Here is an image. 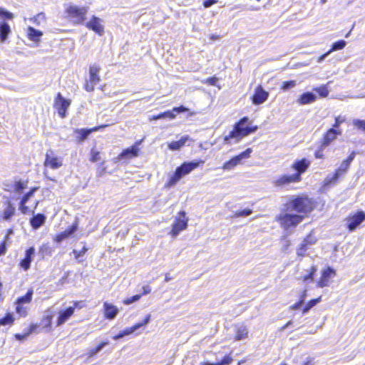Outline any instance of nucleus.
<instances>
[{
  "mask_svg": "<svg viewBox=\"0 0 365 365\" xmlns=\"http://www.w3.org/2000/svg\"><path fill=\"white\" fill-rule=\"evenodd\" d=\"M346 42L344 40H339L338 41H336L332 44L331 48L329 51V53L341 50L346 46Z\"/></svg>",
  "mask_w": 365,
  "mask_h": 365,
  "instance_id": "36",
  "label": "nucleus"
},
{
  "mask_svg": "<svg viewBox=\"0 0 365 365\" xmlns=\"http://www.w3.org/2000/svg\"><path fill=\"white\" fill-rule=\"evenodd\" d=\"M356 153L355 151H352L349 157L342 161L340 166L335 171L333 175H328L324 180V185L328 186L331 184H333L336 182V180L343 175L346 173L348 171L351 163L355 158Z\"/></svg>",
  "mask_w": 365,
  "mask_h": 365,
  "instance_id": "4",
  "label": "nucleus"
},
{
  "mask_svg": "<svg viewBox=\"0 0 365 365\" xmlns=\"http://www.w3.org/2000/svg\"><path fill=\"white\" fill-rule=\"evenodd\" d=\"M14 321V318L13 317V314L11 313H8L4 317L0 319V326L12 324Z\"/></svg>",
  "mask_w": 365,
  "mask_h": 365,
  "instance_id": "37",
  "label": "nucleus"
},
{
  "mask_svg": "<svg viewBox=\"0 0 365 365\" xmlns=\"http://www.w3.org/2000/svg\"><path fill=\"white\" fill-rule=\"evenodd\" d=\"M309 247L306 244V242H302L299 245V248L297 249V255L299 257L305 256V253L307 250L309 249Z\"/></svg>",
  "mask_w": 365,
  "mask_h": 365,
  "instance_id": "42",
  "label": "nucleus"
},
{
  "mask_svg": "<svg viewBox=\"0 0 365 365\" xmlns=\"http://www.w3.org/2000/svg\"><path fill=\"white\" fill-rule=\"evenodd\" d=\"M151 292V288L149 285H145L143 287V294L145 295Z\"/></svg>",
  "mask_w": 365,
  "mask_h": 365,
  "instance_id": "60",
  "label": "nucleus"
},
{
  "mask_svg": "<svg viewBox=\"0 0 365 365\" xmlns=\"http://www.w3.org/2000/svg\"><path fill=\"white\" fill-rule=\"evenodd\" d=\"M317 100V96L312 92H305L302 94L298 100L297 103L299 105H306L314 103Z\"/></svg>",
  "mask_w": 365,
  "mask_h": 365,
  "instance_id": "27",
  "label": "nucleus"
},
{
  "mask_svg": "<svg viewBox=\"0 0 365 365\" xmlns=\"http://www.w3.org/2000/svg\"><path fill=\"white\" fill-rule=\"evenodd\" d=\"M70 105L71 101L64 98L61 94L58 93L55 100L54 107L58 110L61 118L66 117L67 108Z\"/></svg>",
  "mask_w": 365,
  "mask_h": 365,
  "instance_id": "11",
  "label": "nucleus"
},
{
  "mask_svg": "<svg viewBox=\"0 0 365 365\" xmlns=\"http://www.w3.org/2000/svg\"><path fill=\"white\" fill-rule=\"evenodd\" d=\"M105 127H106V125H101V126L95 127V128H91V129H86V128L78 129V128H76V129L74 130V133L76 135V140L78 143L83 142V140H85L88 138V136L92 132L98 131L100 129H101L103 128H105Z\"/></svg>",
  "mask_w": 365,
  "mask_h": 365,
  "instance_id": "14",
  "label": "nucleus"
},
{
  "mask_svg": "<svg viewBox=\"0 0 365 365\" xmlns=\"http://www.w3.org/2000/svg\"><path fill=\"white\" fill-rule=\"evenodd\" d=\"M0 16L8 19H12L14 18V14L0 7Z\"/></svg>",
  "mask_w": 365,
  "mask_h": 365,
  "instance_id": "51",
  "label": "nucleus"
},
{
  "mask_svg": "<svg viewBox=\"0 0 365 365\" xmlns=\"http://www.w3.org/2000/svg\"><path fill=\"white\" fill-rule=\"evenodd\" d=\"M31 21H32L36 25L39 26L42 22L46 21L45 14L43 13H39L33 19H31Z\"/></svg>",
  "mask_w": 365,
  "mask_h": 365,
  "instance_id": "41",
  "label": "nucleus"
},
{
  "mask_svg": "<svg viewBox=\"0 0 365 365\" xmlns=\"http://www.w3.org/2000/svg\"><path fill=\"white\" fill-rule=\"evenodd\" d=\"M33 294V289H29L24 296L18 298V299L16 300V304H23L29 303L32 299Z\"/></svg>",
  "mask_w": 365,
  "mask_h": 365,
  "instance_id": "35",
  "label": "nucleus"
},
{
  "mask_svg": "<svg viewBox=\"0 0 365 365\" xmlns=\"http://www.w3.org/2000/svg\"><path fill=\"white\" fill-rule=\"evenodd\" d=\"M365 220V212L358 211L356 214L349 216L347 219V228L350 232L354 231Z\"/></svg>",
  "mask_w": 365,
  "mask_h": 365,
  "instance_id": "9",
  "label": "nucleus"
},
{
  "mask_svg": "<svg viewBox=\"0 0 365 365\" xmlns=\"http://www.w3.org/2000/svg\"><path fill=\"white\" fill-rule=\"evenodd\" d=\"M353 125L358 129L365 131V120L355 119L353 120Z\"/></svg>",
  "mask_w": 365,
  "mask_h": 365,
  "instance_id": "47",
  "label": "nucleus"
},
{
  "mask_svg": "<svg viewBox=\"0 0 365 365\" xmlns=\"http://www.w3.org/2000/svg\"><path fill=\"white\" fill-rule=\"evenodd\" d=\"M150 317H151L150 314H148L143 322H138V323L135 324V325H133V327H128L125 329H124L123 331V334L125 336L133 334L134 331H135L139 328L148 324L150 321Z\"/></svg>",
  "mask_w": 365,
  "mask_h": 365,
  "instance_id": "26",
  "label": "nucleus"
},
{
  "mask_svg": "<svg viewBox=\"0 0 365 365\" xmlns=\"http://www.w3.org/2000/svg\"><path fill=\"white\" fill-rule=\"evenodd\" d=\"M185 215L186 213L185 211H180L179 212V216L176 217L175 221L173 223L172 230L170 232L172 237L175 238L181 231L187 228L188 220L186 218Z\"/></svg>",
  "mask_w": 365,
  "mask_h": 365,
  "instance_id": "7",
  "label": "nucleus"
},
{
  "mask_svg": "<svg viewBox=\"0 0 365 365\" xmlns=\"http://www.w3.org/2000/svg\"><path fill=\"white\" fill-rule=\"evenodd\" d=\"M187 110V108L181 106L180 107H175L173 109V110H168L162 113H160L157 115H153V120H160L163 118H170L174 119L175 118V113H183Z\"/></svg>",
  "mask_w": 365,
  "mask_h": 365,
  "instance_id": "15",
  "label": "nucleus"
},
{
  "mask_svg": "<svg viewBox=\"0 0 365 365\" xmlns=\"http://www.w3.org/2000/svg\"><path fill=\"white\" fill-rule=\"evenodd\" d=\"M302 219L303 216L301 215H292L289 213L280 215L277 217V220L284 229L296 227Z\"/></svg>",
  "mask_w": 365,
  "mask_h": 365,
  "instance_id": "6",
  "label": "nucleus"
},
{
  "mask_svg": "<svg viewBox=\"0 0 365 365\" xmlns=\"http://www.w3.org/2000/svg\"><path fill=\"white\" fill-rule=\"evenodd\" d=\"M6 252V242H4L1 245H0V256L1 255H4V253Z\"/></svg>",
  "mask_w": 365,
  "mask_h": 365,
  "instance_id": "64",
  "label": "nucleus"
},
{
  "mask_svg": "<svg viewBox=\"0 0 365 365\" xmlns=\"http://www.w3.org/2000/svg\"><path fill=\"white\" fill-rule=\"evenodd\" d=\"M76 229H77L76 225H72L70 228L62 232L61 233H60L59 235H58L56 236V242H60L62 240H63L64 239L68 237L73 233H74L76 232Z\"/></svg>",
  "mask_w": 365,
  "mask_h": 365,
  "instance_id": "32",
  "label": "nucleus"
},
{
  "mask_svg": "<svg viewBox=\"0 0 365 365\" xmlns=\"http://www.w3.org/2000/svg\"><path fill=\"white\" fill-rule=\"evenodd\" d=\"M299 181V174L284 175L280 176L274 181L277 186H283L291 182H297Z\"/></svg>",
  "mask_w": 365,
  "mask_h": 365,
  "instance_id": "18",
  "label": "nucleus"
},
{
  "mask_svg": "<svg viewBox=\"0 0 365 365\" xmlns=\"http://www.w3.org/2000/svg\"><path fill=\"white\" fill-rule=\"evenodd\" d=\"M217 81H218V79L216 77H212V78H208L206 80V83L210 86H215Z\"/></svg>",
  "mask_w": 365,
  "mask_h": 365,
  "instance_id": "59",
  "label": "nucleus"
},
{
  "mask_svg": "<svg viewBox=\"0 0 365 365\" xmlns=\"http://www.w3.org/2000/svg\"><path fill=\"white\" fill-rule=\"evenodd\" d=\"M100 68L97 66H92L89 69L90 81L94 84H98L100 82V77L98 73Z\"/></svg>",
  "mask_w": 365,
  "mask_h": 365,
  "instance_id": "30",
  "label": "nucleus"
},
{
  "mask_svg": "<svg viewBox=\"0 0 365 365\" xmlns=\"http://www.w3.org/2000/svg\"><path fill=\"white\" fill-rule=\"evenodd\" d=\"M336 271L331 267H327L322 272V276L317 283V286L320 288L328 287L331 279L336 276Z\"/></svg>",
  "mask_w": 365,
  "mask_h": 365,
  "instance_id": "10",
  "label": "nucleus"
},
{
  "mask_svg": "<svg viewBox=\"0 0 365 365\" xmlns=\"http://www.w3.org/2000/svg\"><path fill=\"white\" fill-rule=\"evenodd\" d=\"M140 142L136 143L134 145L130 148L125 149L117 158L118 160L122 159H129L138 156L139 148L138 145Z\"/></svg>",
  "mask_w": 365,
  "mask_h": 365,
  "instance_id": "16",
  "label": "nucleus"
},
{
  "mask_svg": "<svg viewBox=\"0 0 365 365\" xmlns=\"http://www.w3.org/2000/svg\"><path fill=\"white\" fill-rule=\"evenodd\" d=\"M124 336H125V335L123 334V331H121L117 335L114 336L113 339L114 340H118Z\"/></svg>",
  "mask_w": 365,
  "mask_h": 365,
  "instance_id": "63",
  "label": "nucleus"
},
{
  "mask_svg": "<svg viewBox=\"0 0 365 365\" xmlns=\"http://www.w3.org/2000/svg\"><path fill=\"white\" fill-rule=\"evenodd\" d=\"M35 249L33 247H29L26 251V255L24 259H22L20 262L21 267L24 270H28L30 267L31 262L32 261V257L34 255Z\"/></svg>",
  "mask_w": 365,
  "mask_h": 365,
  "instance_id": "21",
  "label": "nucleus"
},
{
  "mask_svg": "<svg viewBox=\"0 0 365 365\" xmlns=\"http://www.w3.org/2000/svg\"><path fill=\"white\" fill-rule=\"evenodd\" d=\"M91 157L90 160L91 162L96 163L101 160L100 153L98 151H96V150L92 149L91 151Z\"/></svg>",
  "mask_w": 365,
  "mask_h": 365,
  "instance_id": "49",
  "label": "nucleus"
},
{
  "mask_svg": "<svg viewBox=\"0 0 365 365\" xmlns=\"http://www.w3.org/2000/svg\"><path fill=\"white\" fill-rule=\"evenodd\" d=\"M102 20L96 16H93L89 21L86 24V26L93 31L99 36L104 34V26L102 24Z\"/></svg>",
  "mask_w": 365,
  "mask_h": 365,
  "instance_id": "12",
  "label": "nucleus"
},
{
  "mask_svg": "<svg viewBox=\"0 0 365 365\" xmlns=\"http://www.w3.org/2000/svg\"><path fill=\"white\" fill-rule=\"evenodd\" d=\"M96 84H94L93 83H91L90 81L89 82H86V84H85V89L88 91V92H91L94 90V87Z\"/></svg>",
  "mask_w": 365,
  "mask_h": 365,
  "instance_id": "57",
  "label": "nucleus"
},
{
  "mask_svg": "<svg viewBox=\"0 0 365 365\" xmlns=\"http://www.w3.org/2000/svg\"><path fill=\"white\" fill-rule=\"evenodd\" d=\"M330 53H329V51H328L326 53H324L319 57L317 62L322 63Z\"/></svg>",
  "mask_w": 365,
  "mask_h": 365,
  "instance_id": "62",
  "label": "nucleus"
},
{
  "mask_svg": "<svg viewBox=\"0 0 365 365\" xmlns=\"http://www.w3.org/2000/svg\"><path fill=\"white\" fill-rule=\"evenodd\" d=\"M269 93L264 90L262 86H258L255 91V94L252 98V103L255 105H260L264 103L268 97Z\"/></svg>",
  "mask_w": 365,
  "mask_h": 365,
  "instance_id": "13",
  "label": "nucleus"
},
{
  "mask_svg": "<svg viewBox=\"0 0 365 365\" xmlns=\"http://www.w3.org/2000/svg\"><path fill=\"white\" fill-rule=\"evenodd\" d=\"M232 361V358L230 356H225L220 362H217V365H228Z\"/></svg>",
  "mask_w": 365,
  "mask_h": 365,
  "instance_id": "54",
  "label": "nucleus"
},
{
  "mask_svg": "<svg viewBox=\"0 0 365 365\" xmlns=\"http://www.w3.org/2000/svg\"><path fill=\"white\" fill-rule=\"evenodd\" d=\"M297 85V83L296 81L292 80V81H283L281 86V89L286 91L291 88H293L296 87Z\"/></svg>",
  "mask_w": 365,
  "mask_h": 365,
  "instance_id": "39",
  "label": "nucleus"
},
{
  "mask_svg": "<svg viewBox=\"0 0 365 365\" xmlns=\"http://www.w3.org/2000/svg\"><path fill=\"white\" fill-rule=\"evenodd\" d=\"M313 90L322 98L327 97L329 93L327 85H323L320 87L314 88Z\"/></svg>",
  "mask_w": 365,
  "mask_h": 365,
  "instance_id": "38",
  "label": "nucleus"
},
{
  "mask_svg": "<svg viewBox=\"0 0 365 365\" xmlns=\"http://www.w3.org/2000/svg\"><path fill=\"white\" fill-rule=\"evenodd\" d=\"M309 165L310 162L305 158L294 162L292 168L297 171L296 174H299V181L301 180V175L307 170Z\"/></svg>",
  "mask_w": 365,
  "mask_h": 365,
  "instance_id": "20",
  "label": "nucleus"
},
{
  "mask_svg": "<svg viewBox=\"0 0 365 365\" xmlns=\"http://www.w3.org/2000/svg\"><path fill=\"white\" fill-rule=\"evenodd\" d=\"M37 188H32L29 192H26L21 200L20 202L26 203L29 199L34 195V193L36 190Z\"/></svg>",
  "mask_w": 365,
  "mask_h": 365,
  "instance_id": "45",
  "label": "nucleus"
},
{
  "mask_svg": "<svg viewBox=\"0 0 365 365\" xmlns=\"http://www.w3.org/2000/svg\"><path fill=\"white\" fill-rule=\"evenodd\" d=\"M252 152V148H247L245 151L242 152L238 155H236L231 160L225 162L222 166V169L225 170H230L233 169L235 166L240 164L243 159L249 158Z\"/></svg>",
  "mask_w": 365,
  "mask_h": 365,
  "instance_id": "8",
  "label": "nucleus"
},
{
  "mask_svg": "<svg viewBox=\"0 0 365 365\" xmlns=\"http://www.w3.org/2000/svg\"><path fill=\"white\" fill-rule=\"evenodd\" d=\"M88 11V6L79 7L76 5H68L66 9V14L73 19L76 24H82L84 22Z\"/></svg>",
  "mask_w": 365,
  "mask_h": 365,
  "instance_id": "5",
  "label": "nucleus"
},
{
  "mask_svg": "<svg viewBox=\"0 0 365 365\" xmlns=\"http://www.w3.org/2000/svg\"><path fill=\"white\" fill-rule=\"evenodd\" d=\"M203 161H190L185 162L180 166L178 167L174 174L170 178L165 186L168 187H173L185 175L189 174L193 170L197 168Z\"/></svg>",
  "mask_w": 365,
  "mask_h": 365,
  "instance_id": "2",
  "label": "nucleus"
},
{
  "mask_svg": "<svg viewBox=\"0 0 365 365\" xmlns=\"http://www.w3.org/2000/svg\"><path fill=\"white\" fill-rule=\"evenodd\" d=\"M27 35L31 41L38 42L41 37L43 36V33L31 26H29L27 29Z\"/></svg>",
  "mask_w": 365,
  "mask_h": 365,
  "instance_id": "29",
  "label": "nucleus"
},
{
  "mask_svg": "<svg viewBox=\"0 0 365 365\" xmlns=\"http://www.w3.org/2000/svg\"><path fill=\"white\" fill-rule=\"evenodd\" d=\"M248 329L245 325H240L236 330L235 339L237 341L245 339L247 337Z\"/></svg>",
  "mask_w": 365,
  "mask_h": 365,
  "instance_id": "33",
  "label": "nucleus"
},
{
  "mask_svg": "<svg viewBox=\"0 0 365 365\" xmlns=\"http://www.w3.org/2000/svg\"><path fill=\"white\" fill-rule=\"evenodd\" d=\"M26 203L20 202L19 210L23 214H27L29 212V207L26 205Z\"/></svg>",
  "mask_w": 365,
  "mask_h": 365,
  "instance_id": "56",
  "label": "nucleus"
},
{
  "mask_svg": "<svg viewBox=\"0 0 365 365\" xmlns=\"http://www.w3.org/2000/svg\"><path fill=\"white\" fill-rule=\"evenodd\" d=\"M46 217L43 214L34 215L30 219L31 226L34 230H38L46 222Z\"/></svg>",
  "mask_w": 365,
  "mask_h": 365,
  "instance_id": "25",
  "label": "nucleus"
},
{
  "mask_svg": "<svg viewBox=\"0 0 365 365\" xmlns=\"http://www.w3.org/2000/svg\"><path fill=\"white\" fill-rule=\"evenodd\" d=\"M248 121L249 118L247 117L242 118L238 122H237L235 124L233 130L230 132L229 135L225 137L224 141L228 144H231L232 143H237L242 138L246 137L250 134L257 131L258 129V127L257 125H245L246 123H248Z\"/></svg>",
  "mask_w": 365,
  "mask_h": 365,
  "instance_id": "1",
  "label": "nucleus"
},
{
  "mask_svg": "<svg viewBox=\"0 0 365 365\" xmlns=\"http://www.w3.org/2000/svg\"><path fill=\"white\" fill-rule=\"evenodd\" d=\"M16 313H18L21 317H25L26 316H27V309L26 307H23L22 304H16Z\"/></svg>",
  "mask_w": 365,
  "mask_h": 365,
  "instance_id": "44",
  "label": "nucleus"
},
{
  "mask_svg": "<svg viewBox=\"0 0 365 365\" xmlns=\"http://www.w3.org/2000/svg\"><path fill=\"white\" fill-rule=\"evenodd\" d=\"M87 250L88 249L86 247V246H83L81 250H73V253L75 256V258L76 259H78V262H81V260L79 259L80 257L83 256L87 252Z\"/></svg>",
  "mask_w": 365,
  "mask_h": 365,
  "instance_id": "43",
  "label": "nucleus"
},
{
  "mask_svg": "<svg viewBox=\"0 0 365 365\" xmlns=\"http://www.w3.org/2000/svg\"><path fill=\"white\" fill-rule=\"evenodd\" d=\"M141 297V294H135L131 297H128L123 301V303L126 305H129L135 302L138 301Z\"/></svg>",
  "mask_w": 365,
  "mask_h": 365,
  "instance_id": "48",
  "label": "nucleus"
},
{
  "mask_svg": "<svg viewBox=\"0 0 365 365\" xmlns=\"http://www.w3.org/2000/svg\"><path fill=\"white\" fill-rule=\"evenodd\" d=\"M103 308L105 317L108 319H113L118 313V309L107 302H104Z\"/></svg>",
  "mask_w": 365,
  "mask_h": 365,
  "instance_id": "22",
  "label": "nucleus"
},
{
  "mask_svg": "<svg viewBox=\"0 0 365 365\" xmlns=\"http://www.w3.org/2000/svg\"><path fill=\"white\" fill-rule=\"evenodd\" d=\"M36 325H31V326L30 327L29 330L27 332H26L24 334H16L15 335V338H16L17 340L22 341V340H24V339H26V338L29 336V334H30L31 333H32L33 331H34V330H35V329H36Z\"/></svg>",
  "mask_w": 365,
  "mask_h": 365,
  "instance_id": "40",
  "label": "nucleus"
},
{
  "mask_svg": "<svg viewBox=\"0 0 365 365\" xmlns=\"http://www.w3.org/2000/svg\"><path fill=\"white\" fill-rule=\"evenodd\" d=\"M341 134V131L340 130H336L335 128L329 129L323 138L322 146H328L336 138L337 135Z\"/></svg>",
  "mask_w": 365,
  "mask_h": 365,
  "instance_id": "19",
  "label": "nucleus"
},
{
  "mask_svg": "<svg viewBox=\"0 0 365 365\" xmlns=\"http://www.w3.org/2000/svg\"><path fill=\"white\" fill-rule=\"evenodd\" d=\"M345 121V118L344 117H342V116H338V117H336L335 118V122L333 125V128H335L336 130H338L337 128H339V127L340 126V125L344 123Z\"/></svg>",
  "mask_w": 365,
  "mask_h": 365,
  "instance_id": "53",
  "label": "nucleus"
},
{
  "mask_svg": "<svg viewBox=\"0 0 365 365\" xmlns=\"http://www.w3.org/2000/svg\"><path fill=\"white\" fill-rule=\"evenodd\" d=\"M252 213V210L251 209H245L242 211H237L235 213V217H247L250 215Z\"/></svg>",
  "mask_w": 365,
  "mask_h": 365,
  "instance_id": "46",
  "label": "nucleus"
},
{
  "mask_svg": "<svg viewBox=\"0 0 365 365\" xmlns=\"http://www.w3.org/2000/svg\"><path fill=\"white\" fill-rule=\"evenodd\" d=\"M63 165L62 160L54 155L46 153L44 161V166L51 169L56 170Z\"/></svg>",
  "mask_w": 365,
  "mask_h": 365,
  "instance_id": "17",
  "label": "nucleus"
},
{
  "mask_svg": "<svg viewBox=\"0 0 365 365\" xmlns=\"http://www.w3.org/2000/svg\"><path fill=\"white\" fill-rule=\"evenodd\" d=\"M11 33L10 26L6 22H1L0 24V41L4 42L9 34Z\"/></svg>",
  "mask_w": 365,
  "mask_h": 365,
  "instance_id": "31",
  "label": "nucleus"
},
{
  "mask_svg": "<svg viewBox=\"0 0 365 365\" xmlns=\"http://www.w3.org/2000/svg\"><path fill=\"white\" fill-rule=\"evenodd\" d=\"M108 344V341H103L96 347L88 349L86 355L88 356V358H91L100 352Z\"/></svg>",
  "mask_w": 365,
  "mask_h": 365,
  "instance_id": "34",
  "label": "nucleus"
},
{
  "mask_svg": "<svg viewBox=\"0 0 365 365\" xmlns=\"http://www.w3.org/2000/svg\"><path fill=\"white\" fill-rule=\"evenodd\" d=\"M317 241V239L315 237H314L313 235H309L308 236H307L306 238H304V240H303L304 242H306V244L310 247L311 245L315 244Z\"/></svg>",
  "mask_w": 365,
  "mask_h": 365,
  "instance_id": "50",
  "label": "nucleus"
},
{
  "mask_svg": "<svg viewBox=\"0 0 365 365\" xmlns=\"http://www.w3.org/2000/svg\"><path fill=\"white\" fill-rule=\"evenodd\" d=\"M217 1L218 0H205L203 1V6L205 8H209L211 6H212L213 4H216L217 2Z\"/></svg>",
  "mask_w": 365,
  "mask_h": 365,
  "instance_id": "58",
  "label": "nucleus"
},
{
  "mask_svg": "<svg viewBox=\"0 0 365 365\" xmlns=\"http://www.w3.org/2000/svg\"><path fill=\"white\" fill-rule=\"evenodd\" d=\"M313 208V202L307 197H298L292 200L287 204V210L289 211H296L299 213H307Z\"/></svg>",
  "mask_w": 365,
  "mask_h": 365,
  "instance_id": "3",
  "label": "nucleus"
},
{
  "mask_svg": "<svg viewBox=\"0 0 365 365\" xmlns=\"http://www.w3.org/2000/svg\"><path fill=\"white\" fill-rule=\"evenodd\" d=\"M302 304H303L302 300H299L298 302H297L294 304H293L291 307V309H294V310H297V309H299L302 307Z\"/></svg>",
  "mask_w": 365,
  "mask_h": 365,
  "instance_id": "61",
  "label": "nucleus"
},
{
  "mask_svg": "<svg viewBox=\"0 0 365 365\" xmlns=\"http://www.w3.org/2000/svg\"><path fill=\"white\" fill-rule=\"evenodd\" d=\"M189 140L188 135H184L179 140L173 141L168 144V148L172 150H178L183 147L186 142Z\"/></svg>",
  "mask_w": 365,
  "mask_h": 365,
  "instance_id": "28",
  "label": "nucleus"
},
{
  "mask_svg": "<svg viewBox=\"0 0 365 365\" xmlns=\"http://www.w3.org/2000/svg\"><path fill=\"white\" fill-rule=\"evenodd\" d=\"M74 309V307H70L63 311H61L57 321V326L64 324L73 314Z\"/></svg>",
  "mask_w": 365,
  "mask_h": 365,
  "instance_id": "24",
  "label": "nucleus"
},
{
  "mask_svg": "<svg viewBox=\"0 0 365 365\" xmlns=\"http://www.w3.org/2000/svg\"><path fill=\"white\" fill-rule=\"evenodd\" d=\"M16 212V208L14 205L8 200L5 203V208L2 212V218L5 221H9Z\"/></svg>",
  "mask_w": 365,
  "mask_h": 365,
  "instance_id": "23",
  "label": "nucleus"
},
{
  "mask_svg": "<svg viewBox=\"0 0 365 365\" xmlns=\"http://www.w3.org/2000/svg\"><path fill=\"white\" fill-rule=\"evenodd\" d=\"M322 300V297H319L317 299H312L310 300L307 304V305L309 307V308H312L314 307L317 303L320 302Z\"/></svg>",
  "mask_w": 365,
  "mask_h": 365,
  "instance_id": "55",
  "label": "nucleus"
},
{
  "mask_svg": "<svg viewBox=\"0 0 365 365\" xmlns=\"http://www.w3.org/2000/svg\"><path fill=\"white\" fill-rule=\"evenodd\" d=\"M24 188H25V185L22 182L18 181V182H15L14 190L16 192L21 193Z\"/></svg>",
  "mask_w": 365,
  "mask_h": 365,
  "instance_id": "52",
  "label": "nucleus"
}]
</instances>
